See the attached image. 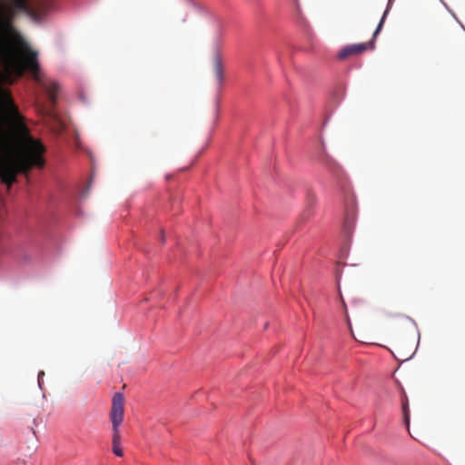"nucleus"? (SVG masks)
<instances>
[{
	"label": "nucleus",
	"mask_w": 465,
	"mask_h": 465,
	"mask_svg": "<svg viewBox=\"0 0 465 465\" xmlns=\"http://www.w3.org/2000/svg\"><path fill=\"white\" fill-rule=\"evenodd\" d=\"M38 56L39 52L31 47V82H34L35 111L52 133L60 135L67 128V119L55 108L59 84L45 74Z\"/></svg>",
	"instance_id": "obj_1"
},
{
	"label": "nucleus",
	"mask_w": 465,
	"mask_h": 465,
	"mask_svg": "<svg viewBox=\"0 0 465 465\" xmlns=\"http://www.w3.org/2000/svg\"><path fill=\"white\" fill-rule=\"evenodd\" d=\"M388 13H389V7H387V9L384 11V13L378 24V26L373 33V36L371 41H369L367 43H361V44H354V45H347L341 50L338 57L340 59L343 60L349 56L360 54L368 49H373L375 46V38L378 36V35L381 31Z\"/></svg>",
	"instance_id": "obj_2"
},
{
	"label": "nucleus",
	"mask_w": 465,
	"mask_h": 465,
	"mask_svg": "<svg viewBox=\"0 0 465 465\" xmlns=\"http://www.w3.org/2000/svg\"><path fill=\"white\" fill-rule=\"evenodd\" d=\"M46 147L41 140L31 135V170H43L46 164Z\"/></svg>",
	"instance_id": "obj_3"
},
{
	"label": "nucleus",
	"mask_w": 465,
	"mask_h": 465,
	"mask_svg": "<svg viewBox=\"0 0 465 465\" xmlns=\"http://www.w3.org/2000/svg\"><path fill=\"white\" fill-rule=\"evenodd\" d=\"M17 163L11 155L0 158V178L3 183L10 185L15 181Z\"/></svg>",
	"instance_id": "obj_4"
},
{
	"label": "nucleus",
	"mask_w": 465,
	"mask_h": 465,
	"mask_svg": "<svg viewBox=\"0 0 465 465\" xmlns=\"http://www.w3.org/2000/svg\"><path fill=\"white\" fill-rule=\"evenodd\" d=\"M52 7V0H31V21L37 24L45 21Z\"/></svg>",
	"instance_id": "obj_5"
},
{
	"label": "nucleus",
	"mask_w": 465,
	"mask_h": 465,
	"mask_svg": "<svg viewBox=\"0 0 465 465\" xmlns=\"http://www.w3.org/2000/svg\"><path fill=\"white\" fill-rule=\"evenodd\" d=\"M124 399L122 393H115L113 397L110 413L113 427H119L124 420Z\"/></svg>",
	"instance_id": "obj_6"
},
{
	"label": "nucleus",
	"mask_w": 465,
	"mask_h": 465,
	"mask_svg": "<svg viewBox=\"0 0 465 465\" xmlns=\"http://www.w3.org/2000/svg\"><path fill=\"white\" fill-rule=\"evenodd\" d=\"M213 65L216 81L218 84L221 85L223 81V64L222 55L218 52L213 55Z\"/></svg>",
	"instance_id": "obj_7"
},
{
	"label": "nucleus",
	"mask_w": 465,
	"mask_h": 465,
	"mask_svg": "<svg viewBox=\"0 0 465 465\" xmlns=\"http://www.w3.org/2000/svg\"><path fill=\"white\" fill-rule=\"evenodd\" d=\"M23 169L25 175H28L29 172V132L25 131L24 136V157H23Z\"/></svg>",
	"instance_id": "obj_8"
},
{
	"label": "nucleus",
	"mask_w": 465,
	"mask_h": 465,
	"mask_svg": "<svg viewBox=\"0 0 465 465\" xmlns=\"http://www.w3.org/2000/svg\"><path fill=\"white\" fill-rule=\"evenodd\" d=\"M320 162L331 172H337L340 169L338 163L326 153L320 157Z\"/></svg>",
	"instance_id": "obj_9"
},
{
	"label": "nucleus",
	"mask_w": 465,
	"mask_h": 465,
	"mask_svg": "<svg viewBox=\"0 0 465 465\" xmlns=\"http://www.w3.org/2000/svg\"><path fill=\"white\" fill-rule=\"evenodd\" d=\"M402 412L404 416V420L406 424L409 426L410 423V412H409V403L407 396L404 394L402 399Z\"/></svg>",
	"instance_id": "obj_10"
},
{
	"label": "nucleus",
	"mask_w": 465,
	"mask_h": 465,
	"mask_svg": "<svg viewBox=\"0 0 465 465\" xmlns=\"http://www.w3.org/2000/svg\"><path fill=\"white\" fill-rule=\"evenodd\" d=\"M23 66L25 69H29V46L26 45L23 51Z\"/></svg>",
	"instance_id": "obj_11"
},
{
	"label": "nucleus",
	"mask_w": 465,
	"mask_h": 465,
	"mask_svg": "<svg viewBox=\"0 0 465 465\" xmlns=\"http://www.w3.org/2000/svg\"><path fill=\"white\" fill-rule=\"evenodd\" d=\"M113 439L112 444H120L121 443V436L119 431V427H113Z\"/></svg>",
	"instance_id": "obj_12"
},
{
	"label": "nucleus",
	"mask_w": 465,
	"mask_h": 465,
	"mask_svg": "<svg viewBox=\"0 0 465 465\" xmlns=\"http://www.w3.org/2000/svg\"><path fill=\"white\" fill-rule=\"evenodd\" d=\"M113 452L118 457H122L124 455V451L121 447V443L120 444H113Z\"/></svg>",
	"instance_id": "obj_13"
},
{
	"label": "nucleus",
	"mask_w": 465,
	"mask_h": 465,
	"mask_svg": "<svg viewBox=\"0 0 465 465\" xmlns=\"http://www.w3.org/2000/svg\"><path fill=\"white\" fill-rule=\"evenodd\" d=\"M44 376H45V372L44 371H40L39 374H38V384H39L40 388H42L43 377Z\"/></svg>",
	"instance_id": "obj_14"
},
{
	"label": "nucleus",
	"mask_w": 465,
	"mask_h": 465,
	"mask_svg": "<svg viewBox=\"0 0 465 465\" xmlns=\"http://www.w3.org/2000/svg\"><path fill=\"white\" fill-rule=\"evenodd\" d=\"M11 110H12V114H14V116H16L18 118L19 114H18L17 110L13 106H12Z\"/></svg>",
	"instance_id": "obj_15"
},
{
	"label": "nucleus",
	"mask_w": 465,
	"mask_h": 465,
	"mask_svg": "<svg viewBox=\"0 0 465 465\" xmlns=\"http://www.w3.org/2000/svg\"><path fill=\"white\" fill-rule=\"evenodd\" d=\"M341 302H342L343 308L346 310V303L344 302L343 298H342V296H341Z\"/></svg>",
	"instance_id": "obj_16"
},
{
	"label": "nucleus",
	"mask_w": 465,
	"mask_h": 465,
	"mask_svg": "<svg viewBox=\"0 0 465 465\" xmlns=\"http://www.w3.org/2000/svg\"><path fill=\"white\" fill-rule=\"evenodd\" d=\"M161 241L163 242H164V236H163V232H162V237H161Z\"/></svg>",
	"instance_id": "obj_17"
}]
</instances>
